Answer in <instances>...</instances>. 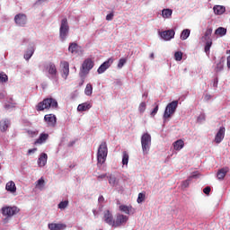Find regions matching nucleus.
Wrapping results in <instances>:
<instances>
[{"label": "nucleus", "instance_id": "obj_1", "mask_svg": "<svg viewBox=\"0 0 230 230\" xmlns=\"http://www.w3.org/2000/svg\"><path fill=\"white\" fill-rule=\"evenodd\" d=\"M108 154H109V148L107 147V142L102 141L99 146V148L97 151L98 168H102V165L105 164V161H107Z\"/></svg>", "mask_w": 230, "mask_h": 230}, {"label": "nucleus", "instance_id": "obj_2", "mask_svg": "<svg viewBox=\"0 0 230 230\" xmlns=\"http://www.w3.org/2000/svg\"><path fill=\"white\" fill-rule=\"evenodd\" d=\"M58 107V102L53 98H46L42 102H40L36 105V111L40 112L42 111H49V109H57Z\"/></svg>", "mask_w": 230, "mask_h": 230}, {"label": "nucleus", "instance_id": "obj_3", "mask_svg": "<svg viewBox=\"0 0 230 230\" xmlns=\"http://www.w3.org/2000/svg\"><path fill=\"white\" fill-rule=\"evenodd\" d=\"M93 67H94V61H93V59L86 58L83 62L81 72L79 73V76L83 78L80 85H84V78H85V76L89 75V71H91V69H93Z\"/></svg>", "mask_w": 230, "mask_h": 230}, {"label": "nucleus", "instance_id": "obj_4", "mask_svg": "<svg viewBox=\"0 0 230 230\" xmlns=\"http://www.w3.org/2000/svg\"><path fill=\"white\" fill-rule=\"evenodd\" d=\"M141 145L144 155L150 152V146L152 145V137L150 134L146 133L141 137Z\"/></svg>", "mask_w": 230, "mask_h": 230}, {"label": "nucleus", "instance_id": "obj_5", "mask_svg": "<svg viewBox=\"0 0 230 230\" xmlns=\"http://www.w3.org/2000/svg\"><path fill=\"white\" fill-rule=\"evenodd\" d=\"M177 107H179V101H172L169 104H167L164 118V119H168V118H172V114H175V111H177Z\"/></svg>", "mask_w": 230, "mask_h": 230}, {"label": "nucleus", "instance_id": "obj_6", "mask_svg": "<svg viewBox=\"0 0 230 230\" xmlns=\"http://www.w3.org/2000/svg\"><path fill=\"white\" fill-rule=\"evenodd\" d=\"M68 33H69V24L67 23V18H64L61 21V25L59 28V37L61 40H66Z\"/></svg>", "mask_w": 230, "mask_h": 230}, {"label": "nucleus", "instance_id": "obj_7", "mask_svg": "<svg viewBox=\"0 0 230 230\" xmlns=\"http://www.w3.org/2000/svg\"><path fill=\"white\" fill-rule=\"evenodd\" d=\"M45 71L51 76V78H54V80H57V77L58 76V70L57 69V66L53 62H49L44 66Z\"/></svg>", "mask_w": 230, "mask_h": 230}, {"label": "nucleus", "instance_id": "obj_8", "mask_svg": "<svg viewBox=\"0 0 230 230\" xmlns=\"http://www.w3.org/2000/svg\"><path fill=\"white\" fill-rule=\"evenodd\" d=\"M128 222V217L123 214H117L113 221V227H121Z\"/></svg>", "mask_w": 230, "mask_h": 230}, {"label": "nucleus", "instance_id": "obj_9", "mask_svg": "<svg viewBox=\"0 0 230 230\" xmlns=\"http://www.w3.org/2000/svg\"><path fill=\"white\" fill-rule=\"evenodd\" d=\"M17 213H19V208L17 207L2 208V215H4V217H7V218L13 217V215H17Z\"/></svg>", "mask_w": 230, "mask_h": 230}, {"label": "nucleus", "instance_id": "obj_10", "mask_svg": "<svg viewBox=\"0 0 230 230\" xmlns=\"http://www.w3.org/2000/svg\"><path fill=\"white\" fill-rule=\"evenodd\" d=\"M60 67L62 78H64V80H67V77L69 76V62L61 61Z\"/></svg>", "mask_w": 230, "mask_h": 230}, {"label": "nucleus", "instance_id": "obj_11", "mask_svg": "<svg viewBox=\"0 0 230 230\" xmlns=\"http://www.w3.org/2000/svg\"><path fill=\"white\" fill-rule=\"evenodd\" d=\"M44 121L47 123L48 127L55 128L57 127V116L55 114H47L44 116Z\"/></svg>", "mask_w": 230, "mask_h": 230}, {"label": "nucleus", "instance_id": "obj_12", "mask_svg": "<svg viewBox=\"0 0 230 230\" xmlns=\"http://www.w3.org/2000/svg\"><path fill=\"white\" fill-rule=\"evenodd\" d=\"M114 63V58H110L107 61L103 62L99 68L97 69V73L99 75H102V73L106 70L109 69Z\"/></svg>", "mask_w": 230, "mask_h": 230}, {"label": "nucleus", "instance_id": "obj_13", "mask_svg": "<svg viewBox=\"0 0 230 230\" xmlns=\"http://www.w3.org/2000/svg\"><path fill=\"white\" fill-rule=\"evenodd\" d=\"M14 22L18 26H24L26 22H28V18L26 17V14L19 13L14 16Z\"/></svg>", "mask_w": 230, "mask_h": 230}, {"label": "nucleus", "instance_id": "obj_14", "mask_svg": "<svg viewBox=\"0 0 230 230\" xmlns=\"http://www.w3.org/2000/svg\"><path fill=\"white\" fill-rule=\"evenodd\" d=\"M103 220L106 224L111 226V227L114 226V217L112 216V213H111V210L104 211Z\"/></svg>", "mask_w": 230, "mask_h": 230}, {"label": "nucleus", "instance_id": "obj_15", "mask_svg": "<svg viewBox=\"0 0 230 230\" xmlns=\"http://www.w3.org/2000/svg\"><path fill=\"white\" fill-rule=\"evenodd\" d=\"M226 137V128L221 127L215 137V142L218 145L224 141Z\"/></svg>", "mask_w": 230, "mask_h": 230}, {"label": "nucleus", "instance_id": "obj_16", "mask_svg": "<svg viewBox=\"0 0 230 230\" xmlns=\"http://www.w3.org/2000/svg\"><path fill=\"white\" fill-rule=\"evenodd\" d=\"M160 37H162L164 40H172V39L175 37V31L173 30L164 31L160 32Z\"/></svg>", "mask_w": 230, "mask_h": 230}, {"label": "nucleus", "instance_id": "obj_17", "mask_svg": "<svg viewBox=\"0 0 230 230\" xmlns=\"http://www.w3.org/2000/svg\"><path fill=\"white\" fill-rule=\"evenodd\" d=\"M47 163H48V154L42 153L38 159V166H40V168H42L46 166Z\"/></svg>", "mask_w": 230, "mask_h": 230}, {"label": "nucleus", "instance_id": "obj_18", "mask_svg": "<svg viewBox=\"0 0 230 230\" xmlns=\"http://www.w3.org/2000/svg\"><path fill=\"white\" fill-rule=\"evenodd\" d=\"M49 139V134L47 133H41L39 137V138L36 139L34 142V145H43L46 141Z\"/></svg>", "mask_w": 230, "mask_h": 230}, {"label": "nucleus", "instance_id": "obj_19", "mask_svg": "<svg viewBox=\"0 0 230 230\" xmlns=\"http://www.w3.org/2000/svg\"><path fill=\"white\" fill-rule=\"evenodd\" d=\"M67 226L66 224H57V223H49V230H65Z\"/></svg>", "mask_w": 230, "mask_h": 230}, {"label": "nucleus", "instance_id": "obj_20", "mask_svg": "<svg viewBox=\"0 0 230 230\" xmlns=\"http://www.w3.org/2000/svg\"><path fill=\"white\" fill-rule=\"evenodd\" d=\"M228 172H229V168H227V167L220 169L217 174L218 181H224V179L226 178V175H227Z\"/></svg>", "mask_w": 230, "mask_h": 230}, {"label": "nucleus", "instance_id": "obj_21", "mask_svg": "<svg viewBox=\"0 0 230 230\" xmlns=\"http://www.w3.org/2000/svg\"><path fill=\"white\" fill-rule=\"evenodd\" d=\"M91 107H93V105H91V103L84 102L77 106V111L79 112H85L86 111H89V109H91Z\"/></svg>", "mask_w": 230, "mask_h": 230}, {"label": "nucleus", "instance_id": "obj_22", "mask_svg": "<svg viewBox=\"0 0 230 230\" xmlns=\"http://www.w3.org/2000/svg\"><path fill=\"white\" fill-rule=\"evenodd\" d=\"M5 190L7 191H10L11 193H15V191H17V187L15 186V182H13V181L7 182L5 185Z\"/></svg>", "mask_w": 230, "mask_h": 230}, {"label": "nucleus", "instance_id": "obj_23", "mask_svg": "<svg viewBox=\"0 0 230 230\" xmlns=\"http://www.w3.org/2000/svg\"><path fill=\"white\" fill-rule=\"evenodd\" d=\"M172 146H173L174 150H176V151L182 150V148H184V140H182V139L176 140L172 144Z\"/></svg>", "mask_w": 230, "mask_h": 230}, {"label": "nucleus", "instance_id": "obj_24", "mask_svg": "<svg viewBox=\"0 0 230 230\" xmlns=\"http://www.w3.org/2000/svg\"><path fill=\"white\" fill-rule=\"evenodd\" d=\"M8 127H10V120L4 119L0 122L1 132H6V130H8Z\"/></svg>", "mask_w": 230, "mask_h": 230}, {"label": "nucleus", "instance_id": "obj_25", "mask_svg": "<svg viewBox=\"0 0 230 230\" xmlns=\"http://www.w3.org/2000/svg\"><path fill=\"white\" fill-rule=\"evenodd\" d=\"M225 62H226V58H221L219 59V62L217 64V66L215 68L216 73H220V71H222L224 69Z\"/></svg>", "mask_w": 230, "mask_h": 230}, {"label": "nucleus", "instance_id": "obj_26", "mask_svg": "<svg viewBox=\"0 0 230 230\" xmlns=\"http://www.w3.org/2000/svg\"><path fill=\"white\" fill-rule=\"evenodd\" d=\"M213 33V29L212 28H208L202 37L203 40H211V35Z\"/></svg>", "mask_w": 230, "mask_h": 230}, {"label": "nucleus", "instance_id": "obj_27", "mask_svg": "<svg viewBox=\"0 0 230 230\" xmlns=\"http://www.w3.org/2000/svg\"><path fill=\"white\" fill-rule=\"evenodd\" d=\"M119 209V211H122V213H126V215H130V211H132V206L120 205Z\"/></svg>", "mask_w": 230, "mask_h": 230}, {"label": "nucleus", "instance_id": "obj_28", "mask_svg": "<svg viewBox=\"0 0 230 230\" xmlns=\"http://www.w3.org/2000/svg\"><path fill=\"white\" fill-rule=\"evenodd\" d=\"M213 10L216 15H222V13L226 12V7L222 5H216L214 6Z\"/></svg>", "mask_w": 230, "mask_h": 230}, {"label": "nucleus", "instance_id": "obj_29", "mask_svg": "<svg viewBox=\"0 0 230 230\" xmlns=\"http://www.w3.org/2000/svg\"><path fill=\"white\" fill-rule=\"evenodd\" d=\"M226 33H227V29H226L224 27H218L215 31V35H217L218 37H224V35H226Z\"/></svg>", "mask_w": 230, "mask_h": 230}, {"label": "nucleus", "instance_id": "obj_30", "mask_svg": "<svg viewBox=\"0 0 230 230\" xmlns=\"http://www.w3.org/2000/svg\"><path fill=\"white\" fill-rule=\"evenodd\" d=\"M172 13H173L172 9H164L162 11V17H164V19H170V17H172Z\"/></svg>", "mask_w": 230, "mask_h": 230}, {"label": "nucleus", "instance_id": "obj_31", "mask_svg": "<svg viewBox=\"0 0 230 230\" xmlns=\"http://www.w3.org/2000/svg\"><path fill=\"white\" fill-rule=\"evenodd\" d=\"M68 51H70V53H78V44L75 42L70 43Z\"/></svg>", "mask_w": 230, "mask_h": 230}, {"label": "nucleus", "instance_id": "obj_32", "mask_svg": "<svg viewBox=\"0 0 230 230\" xmlns=\"http://www.w3.org/2000/svg\"><path fill=\"white\" fill-rule=\"evenodd\" d=\"M33 53H35V49L31 48L27 49L26 53L24 54L25 60H30L31 57H33Z\"/></svg>", "mask_w": 230, "mask_h": 230}, {"label": "nucleus", "instance_id": "obj_33", "mask_svg": "<svg viewBox=\"0 0 230 230\" xmlns=\"http://www.w3.org/2000/svg\"><path fill=\"white\" fill-rule=\"evenodd\" d=\"M84 94L86 96H93V84H91V83L86 84L84 88Z\"/></svg>", "mask_w": 230, "mask_h": 230}, {"label": "nucleus", "instance_id": "obj_34", "mask_svg": "<svg viewBox=\"0 0 230 230\" xmlns=\"http://www.w3.org/2000/svg\"><path fill=\"white\" fill-rule=\"evenodd\" d=\"M190 31L189 29L183 30L181 34V40H186V39H188V37H190Z\"/></svg>", "mask_w": 230, "mask_h": 230}, {"label": "nucleus", "instance_id": "obj_35", "mask_svg": "<svg viewBox=\"0 0 230 230\" xmlns=\"http://www.w3.org/2000/svg\"><path fill=\"white\" fill-rule=\"evenodd\" d=\"M145 199H146V192H140L138 194L137 202V204H141V202H145Z\"/></svg>", "mask_w": 230, "mask_h": 230}, {"label": "nucleus", "instance_id": "obj_36", "mask_svg": "<svg viewBox=\"0 0 230 230\" xmlns=\"http://www.w3.org/2000/svg\"><path fill=\"white\" fill-rule=\"evenodd\" d=\"M44 184H46V181H44V178L41 177L36 181V188L42 190V188H44Z\"/></svg>", "mask_w": 230, "mask_h": 230}, {"label": "nucleus", "instance_id": "obj_37", "mask_svg": "<svg viewBox=\"0 0 230 230\" xmlns=\"http://www.w3.org/2000/svg\"><path fill=\"white\" fill-rule=\"evenodd\" d=\"M205 41H206L205 53H208V52H209V49H211V46H213V40H205Z\"/></svg>", "mask_w": 230, "mask_h": 230}, {"label": "nucleus", "instance_id": "obj_38", "mask_svg": "<svg viewBox=\"0 0 230 230\" xmlns=\"http://www.w3.org/2000/svg\"><path fill=\"white\" fill-rule=\"evenodd\" d=\"M122 164H124L126 166H127V164H128V153H127V151L123 152Z\"/></svg>", "mask_w": 230, "mask_h": 230}, {"label": "nucleus", "instance_id": "obj_39", "mask_svg": "<svg viewBox=\"0 0 230 230\" xmlns=\"http://www.w3.org/2000/svg\"><path fill=\"white\" fill-rule=\"evenodd\" d=\"M4 82H8V75L4 72H0V84H4Z\"/></svg>", "mask_w": 230, "mask_h": 230}, {"label": "nucleus", "instance_id": "obj_40", "mask_svg": "<svg viewBox=\"0 0 230 230\" xmlns=\"http://www.w3.org/2000/svg\"><path fill=\"white\" fill-rule=\"evenodd\" d=\"M67 206H69V201L68 200H65V201H61L58 205V208L59 209H66V208H67Z\"/></svg>", "mask_w": 230, "mask_h": 230}, {"label": "nucleus", "instance_id": "obj_41", "mask_svg": "<svg viewBox=\"0 0 230 230\" xmlns=\"http://www.w3.org/2000/svg\"><path fill=\"white\" fill-rule=\"evenodd\" d=\"M127 64V58H122L119 60V63L117 65V67L119 69H121L123 67V66H125Z\"/></svg>", "mask_w": 230, "mask_h": 230}, {"label": "nucleus", "instance_id": "obj_42", "mask_svg": "<svg viewBox=\"0 0 230 230\" xmlns=\"http://www.w3.org/2000/svg\"><path fill=\"white\" fill-rule=\"evenodd\" d=\"M109 184H111V186H116V184H118V179H116L115 176L111 175L109 177Z\"/></svg>", "mask_w": 230, "mask_h": 230}, {"label": "nucleus", "instance_id": "obj_43", "mask_svg": "<svg viewBox=\"0 0 230 230\" xmlns=\"http://www.w3.org/2000/svg\"><path fill=\"white\" fill-rule=\"evenodd\" d=\"M174 58L177 60V62H181L182 60V52L177 51L174 53Z\"/></svg>", "mask_w": 230, "mask_h": 230}, {"label": "nucleus", "instance_id": "obj_44", "mask_svg": "<svg viewBox=\"0 0 230 230\" xmlns=\"http://www.w3.org/2000/svg\"><path fill=\"white\" fill-rule=\"evenodd\" d=\"M193 177H195V175H192L188 180L184 181L182 182V188H188V186H190V182L191 181V179H193Z\"/></svg>", "mask_w": 230, "mask_h": 230}, {"label": "nucleus", "instance_id": "obj_45", "mask_svg": "<svg viewBox=\"0 0 230 230\" xmlns=\"http://www.w3.org/2000/svg\"><path fill=\"white\" fill-rule=\"evenodd\" d=\"M139 112H145L146 111V102H141L138 107Z\"/></svg>", "mask_w": 230, "mask_h": 230}, {"label": "nucleus", "instance_id": "obj_46", "mask_svg": "<svg viewBox=\"0 0 230 230\" xmlns=\"http://www.w3.org/2000/svg\"><path fill=\"white\" fill-rule=\"evenodd\" d=\"M112 19H114V12L106 15V21H112Z\"/></svg>", "mask_w": 230, "mask_h": 230}, {"label": "nucleus", "instance_id": "obj_47", "mask_svg": "<svg viewBox=\"0 0 230 230\" xmlns=\"http://www.w3.org/2000/svg\"><path fill=\"white\" fill-rule=\"evenodd\" d=\"M158 111H159V105H156L155 107V109L152 111L151 116H153V117L155 116V114H157Z\"/></svg>", "mask_w": 230, "mask_h": 230}, {"label": "nucleus", "instance_id": "obj_48", "mask_svg": "<svg viewBox=\"0 0 230 230\" xmlns=\"http://www.w3.org/2000/svg\"><path fill=\"white\" fill-rule=\"evenodd\" d=\"M203 193H205V195H209V193H211V187H206L203 190Z\"/></svg>", "mask_w": 230, "mask_h": 230}, {"label": "nucleus", "instance_id": "obj_49", "mask_svg": "<svg viewBox=\"0 0 230 230\" xmlns=\"http://www.w3.org/2000/svg\"><path fill=\"white\" fill-rule=\"evenodd\" d=\"M107 177V173L101 174L97 176L98 181H103Z\"/></svg>", "mask_w": 230, "mask_h": 230}, {"label": "nucleus", "instance_id": "obj_50", "mask_svg": "<svg viewBox=\"0 0 230 230\" xmlns=\"http://www.w3.org/2000/svg\"><path fill=\"white\" fill-rule=\"evenodd\" d=\"M35 152H37V147L32 148V149H29L28 150V155H31V154H35Z\"/></svg>", "mask_w": 230, "mask_h": 230}, {"label": "nucleus", "instance_id": "obj_51", "mask_svg": "<svg viewBox=\"0 0 230 230\" xmlns=\"http://www.w3.org/2000/svg\"><path fill=\"white\" fill-rule=\"evenodd\" d=\"M98 200L99 202H105V198H103V196H100Z\"/></svg>", "mask_w": 230, "mask_h": 230}, {"label": "nucleus", "instance_id": "obj_52", "mask_svg": "<svg viewBox=\"0 0 230 230\" xmlns=\"http://www.w3.org/2000/svg\"><path fill=\"white\" fill-rule=\"evenodd\" d=\"M227 67L230 69V56L227 57Z\"/></svg>", "mask_w": 230, "mask_h": 230}, {"label": "nucleus", "instance_id": "obj_53", "mask_svg": "<svg viewBox=\"0 0 230 230\" xmlns=\"http://www.w3.org/2000/svg\"><path fill=\"white\" fill-rule=\"evenodd\" d=\"M28 134L37 136L38 132L37 131H28Z\"/></svg>", "mask_w": 230, "mask_h": 230}, {"label": "nucleus", "instance_id": "obj_54", "mask_svg": "<svg viewBox=\"0 0 230 230\" xmlns=\"http://www.w3.org/2000/svg\"><path fill=\"white\" fill-rule=\"evenodd\" d=\"M150 58L154 59V53L150 54Z\"/></svg>", "mask_w": 230, "mask_h": 230}, {"label": "nucleus", "instance_id": "obj_55", "mask_svg": "<svg viewBox=\"0 0 230 230\" xmlns=\"http://www.w3.org/2000/svg\"><path fill=\"white\" fill-rule=\"evenodd\" d=\"M41 0H39V2H40Z\"/></svg>", "mask_w": 230, "mask_h": 230}]
</instances>
